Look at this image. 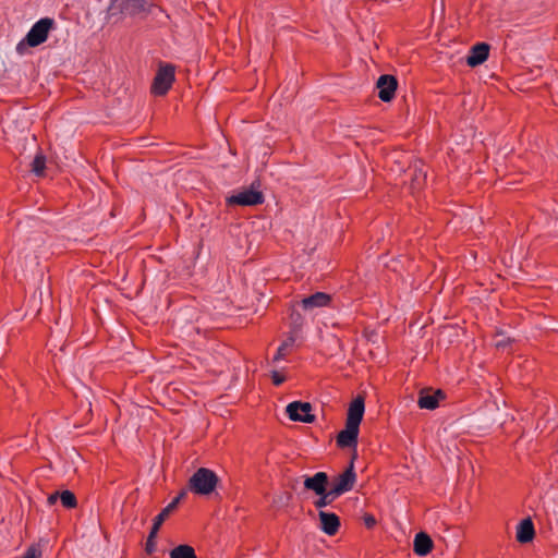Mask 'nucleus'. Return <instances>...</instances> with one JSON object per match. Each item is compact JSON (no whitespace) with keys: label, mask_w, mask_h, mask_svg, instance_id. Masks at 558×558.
I'll use <instances>...</instances> for the list:
<instances>
[{"label":"nucleus","mask_w":558,"mask_h":558,"mask_svg":"<svg viewBox=\"0 0 558 558\" xmlns=\"http://www.w3.org/2000/svg\"><path fill=\"white\" fill-rule=\"evenodd\" d=\"M365 412L364 397L356 396L349 404L345 418V427L340 430L336 437V444L339 448H354L356 449L360 424L363 420Z\"/></svg>","instance_id":"f257e3e1"},{"label":"nucleus","mask_w":558,"mask_h":558,"mask_svg":"<svg viewBox=\"0 0 558 558\" xmlns=\"http://www.w3.org/2000/svg\"><path fill=\"white\" fill-rule=\"evenodd\" d=\"M54 27V20L50 17H43L37 21L26 34L25 38L16 46V51L24 54L27 47H37L44 44L49 35V32Z\"/></svg>","instance_id":"f03ea898"},{"label":"nucleus","mask_w":558,"mask_h":558,"mask_svg":"<svg viewBox=\"0 0 558 558\" xmlns=\"http://www.w3.org/2000/svg\"><path fill=\"white\" fill-rule=\"evenodd\" d=\"M219 478L217 474L207 468L197 469L189 480V489L196 495H210L217 487Z\"/></svg>","instance_id":"7ed1b4c3"},{"label":"nucleus","mask_w":558,"mask_h":558,"mask_svg":"<svg viewBox=\"0 0 558 558\" xmlns=\"http://www.w3.org/2000/svg\"><path fill=\"white\" fill-rule=\"evenodd\" d=\"M185 496L186 492L184 489L181 490L179 495L167 507H165L158 515L155 517L153 526L145 544V551L148 555H151L156 550L155 539L157 537L160 525H162L166 519L177 509L178 505Z\"/></svg>","instance_id":"20e7f679"},{"label":"nucleus","mask_w":558,"mask_h":558,"mask_svg":"<svg viewBox=\"0 0 558 558\" xmlns=\"http://www.w3.org/2000/svg\"><path fill=\"white\" fill-rule=\"evenodd\" d=\"M175 81V66L171 63L160 62L151 84V94L165 96Z\"/></svg>","instance_id":"39448f33"},{"label":"nucleus","mask_w":558,"mask_h":558,"mask_svg":"<svg viewBox=\"0 0 558 558\" xmlns=\"http://www.w3.org/2000/svg\"><path fill=\"white\" fill-rule=\"evenodd\" d=\"M355 457L356 456L354 453L348 468L333 478L330 487L331 495H337L339 497L353 489L356 482V473L354 471Z\"/></svg>","instance_id":"423d86ee"},{"label":"nucleus","mask_w":558,"mask_h":558,"mask_svg":"<svg viewBox=\"0 0 558 558\" xmlns=\"http://www.w3.org/2000/svg\"><path fill=\"white\" fill-rule=\"evenodd\" d=\"M286 412L291 421L314 423L316 416L312 414V404L310 402L293 401L286 408Z\"/></svg>","instance_id":"0eeeda50"},{"label":"nucleus","mask_w":558,"mask_h":558,"mask_svg":"<svg viewBox=\"0 0 558 558\" xmlns=\"http://www.w3.org/2000/svg\"><path fill=\"white\" fill-rule=\"evenodd\" d=\"M264 201L265 197L260 191L248 189L227 197V205L256 206L263 204Z\"/></svg>","instance_id":"6e6552de"},{"label":"nucleus","mask_w":558,"mask_h":558,"mask_svg":"<svg viewBox=\"0 0 558 558\" xmlns=\"http://www.w3.org/2000/svg\"><path fill=\"white\" fill-rule=\"evenodd\" d=\"M397 87L398 81L393 75L390 74L380 75L376 83L378 97L385 102H389L393 99Z\"/></svg>","instance_id":"1a4fd4ad"},{"label":"nucleus","mask_w":558,"mask_h":558,"mask_svg":"<svg viewBox=\"0 0 558 558\" xmlns=\"http://www.w3.org/2000/svg\"><path fill=\"white\" fill-rule=\"evenodd\" d=\"M446 398L441 389L433 390L432 388H423L418 393L417 404L421 409L435 410L440 400Z\"/></svg>","instance_id":"9d476101"},{"label":"nucleus","mask_w":558,"mask_h":558,"mask_svg":"<svg viewBox=\"0 0 558 558\" xmlns=\"http://www.w3.org/2000/svg\"><path fill=\"white\" fill-rule=\"evenodd\" d=\"M304 488L314 492L316 495L328 490L329 476L326 472H317L312 476L304 477Z\"/></svg>","instance_id":"9b49d317"},{"label":"nucleus","mask_w":558,"mask_h":558,"mask_svg":"<svg viewBox=\"0 0 558 558\" xmlns=\"http://www.w3.org/2000/svg\"><path fill=\"white\" fill-rule=\"evenodd\" d=\"M319 518V527L320 530L329 536H333L337 534L340 527V518L333 512H326L320 510L318 512Z\"/></svg>","instance_id":"f8f14e48"},{"label":"nucleus","mask_w":558,"mask_h":558,"mask_svg":"<svg viewBox=\"0 0 558 558\" xmlns=\"http://www.w3.org/2000/svg\"><path fill=\"white\" fill-rule=\"evenodd\" d=\"M489 45L486 43H477L474 45L466 57V64L471 68H475L484 63L489 56Z\"/></svg>","instance_id":"ddd939ff"},{"label":"nucleus","mask_w":558,"mask_h":558,"mask_svg":"<svg viewBox=\"0 0 558 558\" xmlns=\"http://www.w3.org/2000/svg\"><path fill=\"white\" fill-rule=\"evenodd\" d=\"M331 298L325 292H316L301 300L300 306L305 311H312L316 307L326 306Z\"/></svg>","instance_id":"4468645a"},{"label":"nucleus","mask_w":558,"mask_h":558,"mask_svg":"<svg viewBox=\"0 0 558 558\" xmlns=\"http://www.w3.org/2000/svg\"><path fill=\"white\" fill-rule=\"evenodd\" d=\"M434 543L430 536L425 532H418L413 541V551L417 556H426L433 549Z\"/></svg>","instance_id":"2eb2a0df"},{"label":"nucleus","mask_w":558,"mask_h":558,"mask_svg":"<svg viewBox=\"0 0 558 558\" xmlns=\"http://www.w3.org/2000/svg\"><path fill=\"white\" fill-rule=\"evenodd\" d=\"M535 536V529L531 518L523 519L517 527V541L521 544L530 543Z\"/></svg>","instance_id":"dca6fc26"},{"label":"nucleus","mask_w":558,"mask_h":558,"mask_svg":"<svg viewBox=\"0 0 558 558\" xmlns=\"http://www.w3.org/2000/svg\"><path fill=\"white\" fill-rule=\"evenodd\" d=\"M147 0H123L121 11L128 15H136L146 10Z\"/></svg>","instance_id":"f3484780"},{"label":"nucleus","mask_w":558,"mask_h":558,"mask_svg":"<svg viewBox=\"0 0 558 558\" xmlns=\"http://www.w3.org/2000/svg\"><path fill=\"white\" fill-rule=\"evenodd\" d=\"M170 558H197L192 546L182 544L170 551Z\"/></svg>","instance_id":"a211bd4d"},{"label":"nucleus","mask_w":558,"mask_h":558,"mask_svg":"<svg viewBox=\"0 0 558 558\" xmlns=\"http://www.w3.org/2000/svg\"><path fill=\"white\" fill-rule=\"evenodd\" d=\"M318 498L314 501V506L316 509H318L319 511L331 505V502L338 498L337 495H331V489H328L324 493H320V494H317Z\"/></svg>","instance_id":"6ab92c4d"},{"label":"nucleus","mask_w":558,"mask_h":558,"mask_svg":"<svg viewBox=\"0 0 558 558\" xmlns=\"http://www.w3.org/2000/svg\"><path fill=\"white\" fill-rule=\"evenodd\" d=\"M32 172L37 177H43L46 170V156L43 153H38L31 163Z\"/></svg>","instance_id":"aec40b11"},{"label":"nucleus","mask_w":558,"mask_h":558,"mask_svg":"<svg viewBox=\"0 0 558 558\" xmlns=\"http://www.w3.org/2000/svg\"><path fill=\"white\" fill-rule=\"evenodd\" d=\"M60 501L66 509H73L77 506V500L71 490H63L60 493Z\"/></svg>","instance_id":"412c9836"},{"label":"nucleus","mask_w":558,"mask_h":558,"mask_svg":"<svg viewBox=\"0 0 558 558\" xmlns=\"http://www.w3.org/2000/svg\"><path fill=\"white\" fill-rule=\"evenodd\" d=\"M294 341L295 339L293 336H290L287 340H284L278 348L277 353L272 359V362H278L282 360L287 355L288 348L292 347Z\"/></svg>","instance_id":"4be33fe9"},{"label":"nucleus","mask_w":558,"mask_h":558,"mask_svg":"<svg viewBox=\"0 0 558 558\" xmlns=\"http://www.w3.org/2000/svg\"><path fill=\"white\" fill-rule=\"evenodd\" d=\"M427 173L422 168L414 166L413 185L420 187L426 181Z\"/></svg>","instance_id":"5701e85b"},{"label":"nucleus","mask_w":558,"mask_h":558,"mask_svg":"<svg viewBox=\"0 0 558 558\" xmlns=\"http://www.w3.org/2000/svg\"><path fill=\"white\" fill-rule=\"evenodd\" d=\"M290 319H291V325L294 329H299L302 327L303 317L294 307L291 308Z\"/></svg>","instance_id":"b1692460"},{"label":"nucleus","mask_w":558,"mask_h":558,"mask_svg":"<svg viewBox=\"0 0 558 558\" xmlns=\"http://www.w3.org/2000/svg\"><path fill=\"white\" fill-rule=\"evenodd\" d=\"M22 558H41V551L36 546H31Z\"/></svg>","instance_id":"393cba45"},{"label":"nucleus","mask_w":558,"mask_h":558,"mask_svg":"<svg viewBox=\"0 0 558 558\" xmlns=\"http://www.w3.org/2000/svg\"><path fill=\"white\" fill-rule=\"evenodd\" d=\"M271 380L275 386H280L281 384L284 383L286 377L283 375H281L279 372L272 371L271 372Z\"/></svg>","instance_id":"a878e982"},{"label":"nucleus","mask_w":558,"mask_h":558,"mask_svg":"<svg viewBox=\"0 0 558 558\" xmlns=\"http://www.w3.org/2000/svg\"><path fill=\"white\" fill-rule=\"evenodd\" d=\"M364 523L366 527L372 529L376 524V520L373 515L367 514L364 517Z\"/></svg>","instance_id":"bb28decb"},{"label":"nucleus","mask_w":558,"mask_h":558,"mask_svg":"<svg viewBox=\"0 0 558 558\" xmlns=\"http://www.w3.org/2000/svg\"><path fill=\"white\" fill-rule=\"evenodd\" d=\"M58 499H60V493L56 492V493L49 495L47 501L50 506H52L57 502Z\"/></svg>","instance_id":"cd10ccee"},{"label":"nucleus","mask_w":558,"mask_h":558,"mask_svg":"<svg viewBox=\"0 0 558 558\" xmlns=\"http://www.w3.org/2000/svg\"><path fill=\"white\" fill-rule=\"evenodd\" d=\"M501 345H502V343H501V342H497V344H496V347H497V348H499V347H501Z\"/></svg>","instance_id":"c85d7f7f"}]
</instances>
